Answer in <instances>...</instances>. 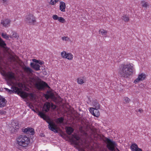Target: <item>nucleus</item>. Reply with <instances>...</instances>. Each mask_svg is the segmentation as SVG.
<instances>
[{"label":"nucleus","instance_id":"obj_45","mask_svg":"<svg viewBox=\"0 0 151 151\" xmlns=\"http://www.w3.org/2000/svg\"><path fill=\"white\" fill-rule=\"evenodd\" d=\"M6 113V111L3 110H0V114H5Z\"/></svg>","mask_w":151,"mask_h":151},{"label":"nucleus","instance_id":"obj_36","mask_svg":"<svg viewBox=\"0 0 151 151\" xmlns=\"http://www.w3.org/2000/svg\"><path fill=\"white\" fill-rule=\"evenodd\" d=\"M29 96L30 98L32 100L35 99V98L34 94L32 93H30L29 94Z\"/></svg>","mask_w":151,"mask_h":151},{"label":"nucleus","instance_id":"obj_53","mask_svg":"<svg viewBox=\"0 0 151 151\" xmlns=\"http://www.w3.org/2000/svg\"><path fill=\"white\" fill-rule=\"evenodd\" d=\"M1 67H0V70H1Z\"/></svg>","mask_w":151,"mask_h":151},{"label":"nucleus","instance_id":"obj_12","mask_svg":"<svg viewBox=\"0 0 151 151\" xmlns=\"http://www.w3.org/2000/svg\"><path fill=\"white\" fill-rule=\"evenodd\" d=\"M50 103L49 102H46L45 103L42 108L43 111L45 112H48L50 108Z\"/></svg>","mask_w":151,"mask_h":151},{"label":"nucleus","instance_id":"obj_17","mask_svg":"<svg viewBox=\"0 0 151 151\" xmlns=\"http://www.w3.org/2000/svg\"><path fill=\"white\" fill-rule=\"evenodd\" d=\"M31 67L33 68L35 70L37 71L40 70V65L36 63H31L30 64Z\"/></svg>","mask_w":151,"mask_h":151},{"label":"nucleus","instance_id":"obj_49","mask_svg":"<svg viewBox=\"0 0 151 151\" xmlns=\"http://www.w3.org/2000/svg\"><path fill=\"white\" fill-rule=\"evenodd\" d=\"M8 1V0H2V2L4 3L7 4V1Z\"/></svg>","mask_w":151,"mask_h":151},{"label":"nucleus","instance_id":"obj_2","mask_svg":"<svg viewBox=\"0 0 151 151\" xmlns=\"http://www.w3.org/2000/svg\"><path fill=\"white\" fill-rule=\"evenodd\" d=\"M16 143L22 147H26L30 143V139L24 135L18 136L16 139Z\"/></svg>","mask_w":151,"mask_h":151},{"label":"nucleus","instance_id":"obj_44","mask_svg":"<svg viewBox=\"0 0 151 151\" xmlns=\"http://www.w3.org/2000/svg\"><path fill=\"white\" fill-rule=\"evenodd\" d=\"M29 128L28 127L27 128L25 129L23 131V132L24 133H26V134H28V132L29 130Z\"/></svg>","mask_w":151,"mask_h":151},{"label":"nucleus","instance_id":"obj_22","mask_svg":"<svg viewBox=\"0 0 151 151\" xmlns=\"http://www.w3.org/2000/svg\"><path fill=\"white\" fill-rule=\"evenodd\" d=\"M19 93L20 94V96L22 98H25L28 96V93L24 91H19L18 93Z\"/></svg>","mask_w":151,"mask_h":151},{"label":"nucleus","instance_id":"obj_42","mask_svg":"<svg viewBox=\"0 0 151 151\" xmlns=\"http://www.w3.org/2000/svg\"><path fill=\"white\" fill-rule=\"evenodd\" d=\"M124 100L125 103H129L130 100L129 98L126 97L125 98Z\"/></svg>","mask_w":151,"mask_h":151},{"label":"nucleus","instance_id":"obj_27","mask_svg":"<svg viewBox=\"0 0 151 151\" xmlns=\"http://www.w3.org/2000/svg\"><path fill=\"white\" fill-rule=\"evenodd\" d=\"M141 3L142 4V7L147 8V7L149 6L148 4L144 1H142Z\"/></svg>","mask_w":151,"mask_h":151},{"label":"nucleus","instance_id":"obj_1","mask_svg":"<svg viewBox=\"0 0 151 151\" xmlns=\"http://www.w3.org/2000/svg\"><path fill=\"white\" fill-rule=\"evenodd\" d=\"M134 67L130 64H122L120 65L119 70V75L122 78H129L133 73Z\"/></svg>","mask_w":151,"mask_h":151},{"label":"nucleus","instance_id":"obj_51","mask_svg":"<svg viewBox=\"0 0 151 151\" xmlns=\"http://www.w3.org/2000/svg\"><path fill=\"white\" fill-rule=\"evenodd\" d=\"M138 111L140 112V113H142L143 112V110L142 109H138Z\"/></svg>","mask_w":151,"mask_h":151},{"label":"nucleus","instance_id":"obj_16","mask_svg":"<svg viewBox=\"0 0 151 151\" xmlns=\"http://www.w3.org/2000/svg\"><path fill=\"white\" fill-rule=\"evenodd\" d=\"M7 102V101L4 98L0 96V107H2L5 106Z\"/></svg>","mask_w":151,"mask_h":151},{"label":"nucleus","instance_id":"obj_13","mask_svg":"<svg viewBox=\"0 0 151 151\" xmlns=\"http://www.w3.org/2000/svg\"><path fill=\"white\" fill-rule=\"evenodd\" d=\"M47 94H44V96L47 99L49 98L54 99L55 98V96L53 93L49 91H47Z\"/></svg>","mask_w":151,"mask_h":151},{"label":"nucleus","instance_id":"obj_52","mask_svg":"<svg viewBox=\"0 0 151 151\" xmlns=\"http://www.w3.org/2000/svg\"><path fill=\"white\" fill-rule=\"evenodd\" d=\"M32 61L35 62L37 63H38V60H36L35 59H33L32 60Z\"/></svg>","mask_w":151,"mask_h":151},{"label":"nucleus","instance_id":"obj_23","mask_svg":"<svg viewBox=\"0 0 151 151\" xmlns=\"http://www.w3.org/2000/svg\"><path fill=\"white\" fill-rule=\"evenodd\" d=\"M64 120V118L62 117H60V118H58L56 120V122L57 124H61L63 123V122Z\"/></svg>","mask_w":151,"mask_h":151},{"label":"nucleus","instance_id":"obj_15","mask_svg":"<svg viewBox=\"0 0 151 151\" xmlns=\"http://www.w3.org/2000/svg\"><path fill=\"white\" fill-rule=\"evenodd\" d=\"M11 20L9 19H6L5 20L1 21V24L5 27H7L9 26Z\"/></svg>","mask_w":151,"mask_h":151},{"label":"nucleus","instance_id":"obj_24","mask_svg":"<svg viewBox=\"0 0 151 151\" xmlns=\"http://www.w3.org/2000/svg\"><path fill=\"white\" fill-rule=\"evenodd\" d=\"M38 115L41 118H43V119H47V116H46L45 114L42 112H39Z\"/></svg>","mask_w":151,"mask_h":151},{"label":"nucleus","instance_id":"obj_10","mask_svg":"<svg viewBox=\"0 0 151 151\" xmlns=\"http://www.w3.org/2000/svg\"><path fill=\"white\" fill-rule=\"evenodd\" d=\"M146 77V75L145 74L142 73L138 76V78L134 81V82L137 83L140 81H143L145 79Z\"/></svg>","mask_w":151,"mask_h":151},{"label":"nucleus","instance_id":"obj_48","mask_svg":"<svg viewBox=\"0 0 151 151\" xmlns=\"http://www.w3.org/2000/svg\"><path fill=\"white\" fill-rule=\"evenodd\" d=\"M40 64V65H42L44 64V62L43 61H38V62Z\"/></svg>","mask_w":151,"mask_h":151},{"label":"nucleus","instance_id":"obj_38","mask_svg":"<svg viewBox=\"0 0 151 151\" xmlns=\"http://www.w3.org/2000/svg\"><path fill=\"white\" fill-rule=\"evenodd\" d=\"M1 35L4 38L6 39V40H8L9 38L8 35H7L6 34L2 33Z\"/></svg>","mask_w":151,"mask_h":151},{"label":"nucleus","instance_id":"obj_3","mask_svg":"<svg viewBox=\"0 0 151 151\" xmlns=\"http://www.w3.org/2000/svg\"><path fill=\"white\" fill-rule=\"evenodd\" d=\"M44 120H45L46 122L49 124L48 128L50 130L56 133H57L58 132L57 125L54 122L51 121L50 119L47 117V119Z\"/></svg>","mask_w":151,"mask_h":151},{"label":"nucleus","instance_id":"obj_11","mask_svg":"<svg viewBox=\"0 0 151 151\" xmlns=\"http://www.w3.org/2000/svg\"><path fill=\"white\" fill-rule=\"evenodd\" d=\"M90 112L94 116L98 117L100 115V113L98 110L99 109H94V108H90Z\"/></svg>","mask_w":151,"mask_h":151},{"label":"nucleus","instance_id":"obj_4","mask_svg":"<svg viewBox=\"0 0 151 151\" xmlns=\"http://www.w3.org/2000/svg\"><path fill=\"white\" fill-rule=\"evenodd\" d=\"M40 81L36 82L35 84V88L39 91L44 90L45 87H49L48 84L45 82L39 79Z\"/></svg>","mask_w":151,"mask_h":151},{"label":"nucleus","instance_id":"obj_47","mask_svg":"<svg viewBox=\"0 0 151 151\" xmlns=\"http://www.w3.org/2000/svg\"><path fill=\"white\" fill-rule=\"evenodd\" d=\"M4 88L6 89V91H8V92H9V93H11L12 92V90L9 89L8 88Z\"/></svg>","mask_w":151,"mask_h":151},{"label":"nucleus","instance_id":"obj_35","mask_svg":"<svg viewBox=\"0 0 151 151\" xmlns=\"http://www.w3.org/2000/svg\"><path fill=\"white\" fill-rule=\"evenodd\" d=\"M77 80L78 83L79 84H82L84 83L83 80L82 79L78 78Z\"/></svg>","mask_w":151,"mask_h":151},{"label":"nucleus","instance_id":"obj_28","mask_svg":"<svg viewBox=\"0 0 151 151\" xmlns=\"http://www.w3.org/2000/svg\"><path fill=\"white\" fill-rule=\"evenodd\" d=\"M35 133L34 129L32 128H29V130L28 132V134H29L32 135H33Z\"/></svg>","mask_w":151,"mask_h":151},{"label":"nucleus","instance_id":"obj_26","mask_svg":"<svg viewBox=\"0 0 151 151\" xmlns=\"http://www.w3.org/2000/svg\"><path fill=\"white\" fill-rule=\"evenodd\" d=\"M6 45V44L5 43L4 41L0 37V46L4 48H5V46Z\"/></svg>","mask_w":151,"mask_h":151},{"label":"nucleus","instance_id":"obj_8","mask_svg":"<svg viewBox=\"0 0 151 151\" xmlns=\"http://www.w3.org/2000/svg\"><path fill=\"white\" fill-rule=\"evenodd\" d=\"M5 78L6 81H9L12 83V80L15 79L14 74L12 72L9 71L7 73L6 77Z\"/></svg>","mask_w":151,"mask_h":151},{"label":"nucleus","instance_id":"obj_21","mask_svg":"<svg viewBox=\"0 0 151 151\" xmlns=\"http://www.w3.org/2000/svg\"><path fill=\"white\" fill-rule=\"evenodd\" d=\"M22 68L24 71L26 73H30L32 72V70L30 68L28 67H27L26 66H24Z\"/></svg>","mask_w":151,"mask_h":151},{"label":"nucleus","instance_id":"obj_25","mask_svg":"<svg viewBox=\"0 0 151 151\" xmlns=\"http://www.w3.org/2000/svg\"><path fill=\"white\" fill-rule=\"evenodd\" d=\"M66 57V58L70 60H71L73 58V55L70 53H68V54L67 55Z\"/></svg>","mask_w":151,"mask_h":151},{"label":"nucleus","instance_id":"obj_19","mask_svg":"<svg viewBox=\"0 0 151 151\" xmlns=\"http://www.w3.org/2000/svg\"><path fill=\"white\" fill-rule=\"evenodd\" d=\"M65 129L66 133L69 135H70L74 130V129L70 127H66Z\"/></svg>","mask_w":151,"mask_h":151},{"label":"nucleus","instance_id":"obj_40","mask_svg":"<svg viewBox=\"0 0 151 151\" xmlns=\"http://www.w3.org/2000/svg\"><path fill=\"white\" fill-rule=\"evenodd\" d=\"M83 122L84 123L86 126H88V121L86 119H84L83 120Z\"/></svg>","mask_w":151,"mask_h":151},{"label":"nucleus","instance_id":"obj_5","mask_svg":"<svg viewBox=\"0 0 151 151\" xmlns=\"http://www.w3.org/2000/svg\"><path fill=\"white\" fill-rule=\"evenodd\" d=\"M19 127L18 122L16 120H13L12 122V124L10 127V131L12 133L14 134L18 132Z\"/></svg>","mask_w":151,"mask_h":151},{"label":"nucleus","instance_id":"obj_46","mask_svg":"<svg viewBox=\"0 0 151 151\" xmlns=\"http://www.w3.org/2000/svg\"><path fill=\"white\" fill-rule=\"evenodd\" d=\"M18 63L20 65H21L22 64H24L23 62H22L21 60L19 59V61Z\"/></svg>","mask_w":151,"mask_h":151},{"label":"nucleus","instance_id":"obj_33","mask_svg":"<svg viewBox=\"0 0 151 151\" xmlns=\"http://www.w3.org/2000/svg\"><path fill=\"white\" fill-rule=\"evenodd\" d=\"M11 88L13 89L12 92L13 91L15 92L18 91L19 90V88L16 87L12 86L11 87Z\"/></svg>","mask_w":151,"mask_h":151},{"label":"nucleus","instance_id":"obj_9","mask_svg":"<svg viewBox=\"0 0 151 151\" xmlns=\"http://www.w3.org/2000/svg\"><path fill=\"white\" fill-rule=\"evenodd\" d=\"M80 139V137L77 134H73L72 135V137L70 140L73 144L78 145L79 143L77 141L79 140Z\"/></svg>","mask_w":151,"mask_h":151},{"label":"nucleus","instance_id":"obj_6","mask_svg":"<svg viewBox=\"0 0 151 151\" xmlns=\"http://www.w3.org/2000/svg\"><path fill=\"white\" fill-rule=\"evenodd\" d=\"M104 140L107 144L106 146L108 149L111 151L113 150L114 149V146L115 145V142L112 141L111 139L106 137H105V139Z\"/></svg>","mask_w":151,"mask_h":151},{"label":"nucleus","instance_id":"obj_29","mask_svg":"<svg viewBox=\"0 0 151 151\" xmlns=\"http://www.w3.org/2000/svg\"><path fill=\"white\" fill-rule=\"evenodd\" d=\"M122 20L126 22H128L129 21V17L126 15H124L122 17Z\"/></svg>","mask_w":151,"mask_h":151},{"label":"nucleus","instance_id":"obj_32","mask_svg":"<svg viewBox=\"0 0 151 151\" xmlns=\"http://www.w3.org/2000/svg\"><path fill=\"white\" fill-rule=\"evenodd\" d=\"M61 54L62 57L66 58V56H67V55L68 54V53L65 51H63L61 52Z\"/></svg>","mask_w":151,"mask_h":151},{"label":"nucleus","instance_id":"obj_14","mask_svg":"<svg viewBox=\"0 0 151 151\" xmlns=\"http://www.w3.org/2000/svg\"><path fill=\"white\" fill-rule=\"evenodd\" d=\"M52 18L55 20H58L60 22L64 23L65 21L63 18L61 17H58L56 15H53L52 16Z\"/></svg>","mask_w":151,"mask_h":151},{"label":"nucleus","instance_id":"obj_41","mask_svg":"<svg viewBox=\"0 0 151 151\" xmlns=\"http://www.w3.org/2000/svg\"><path fill=\"white\" fill-rule=\"evenodd\" d=\"M0 73H1V75L2 76H3L4 77H5V78L6 77L7 73H6L4 70H3L2 72H1Z\"/></svg>","mask_w":151,"mask_h":151},{"label":"nucleus","instance_id":"obj_39","mask_svg":"<svg viewBox=\"0 0 151 151\" xmlns=\"http://www.w3.org/2000/svg\"><path fill=\"white\" fill-rule=\"evenodd\" d=\"M50 106L51 109L53 110H55L56 108V106L52 103H50Z\"/></svg>","mask_w":151,"mask_h":151},{"label":"nucleus","instance_id":"obj_20","mask_svg":"<svg viewBox=\"0 0 151 151\" xmlns=\"http://www.w3.org/2000/svg\"><path fill=\"white\" fill-rule=\"evenodd\" d=\"M93 106L94 107H93L94 109H100V105L96 100H94L93 102Z\"/></svg>","mask_w":151,"mask_h":151},{"label":"nucleus","instance_id":"obj_30","mask_svg":"<svg viewBox=\"0 0 151 151\" xmlns=\"http://www.w3.org/2000/svg\"><path fill=\"white\" fill-rule=\"evenodd\" d=\"M99 32L101 33L103 36H105L107 33V31L103 29H101L99 30Z\"/></svg>","mask_w":151,"mask_h":151},{"label":"nucleus","instance_id":"obj_43","mask_svg":"<svg viewBox=\"0 0 151 151\" xmlns=\"http://www.w3.org/2000/svg\"><path fill=\"white\" fill-rule=\"evenodd\" d=\"M62 39L63 40L67 41L69 40V38L67 37H62Z\"/></svg>","mask_w":151,"mask_h":151},{"label":"nucleus","instance_id":"obj_7","mask_svg":"<svg viewBox=\"0 0 151 151\" xmlns=\"http://www.w3.org/2000/svg\"><path fill=\"white\" fill-rule=\"evenodd\" d=\"M25 21L30 24H33L36 22L35 18L32 14H30L27 15L25 17Z\"/></svg>","mask_w":151,"mask_h":151},{"label":"nucleus","instance_id":"obj_34","mask_svg":"<svg viewBox=\"0 0 151 151\" xmlns=\"http://www.w3.org/2000/svg\"><path fill=\"white\" fill-rule=\"evenodd\" d=\"M18 36L17 33L16 32H14L12 35V36H10V38H18Z\"/></svg>","mask_w":151,"mask_h":151},{"label":"nucleus","instance_id":"obj_37","mask_svg":"<svg viewBox=\"0 0 151 151\" xmlns=\"http://www.w3.org/2000/svg\"><path fill=\"white\" fill-rule=\"evenodd\" d=\"M59 0H51L50 4L51 5H54L56 3L58 2Z\"/></svg>","mask_w":151,"mask_h":151},{"label":"nucleus","instance_id":"obj_31","mask_svg":"<svg viewBox=\"0 0 151 151\" xmlns=\"http://www.w3.org/2000/svg\"><path fill=\"white\" fill-rule=\"evenodd\" d=\"M131 149L133 151H135L136 149L138 148L137 145L136 144H133L131 146Z\"/></svg>","mask_w":151,"mask_h":151},{"label":"nucleus","instance_id":"obj_50","mask_svg":"<svg viewBox=\"0 0 151 151\" xmlns=\"http://www.w3.org/2000/svg\"><path fill=\"white\" fill-rule=\"evenodd\" d=\"M134 151H142V150L140 148H138L137 149H136Z\"/></svg>","mask_w":151,"mask_h":151},{"label":"nucleus","instance_id":"obj_18","mask_svg":"<svg viewBox=\"0 0 151 151\" xmlns=\"http://www.w3.org/2000/svg\"><path fill=\"white\" fill-rule=\"evenodd\" d=\"M66 7L65 3L63 1H61L60 2V9L62 12H65Z\"/></svg>","mask_w":151,"mask_h":151}]
</instances>
